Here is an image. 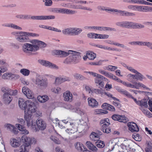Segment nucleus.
I'll return each instance as SVG.
<instances>
[{"mask_svg": "<svg viewBox=\"0 0 152 152\" xmlns=\"http://www.w3.org/2000/svg\"><path fill=\"white\" fill-rule=\"evenodd\" d=\"M35 102L36 103L37 101H35L34 102L31 100L25 101L23 98L19 99V105L21 109L25 110L24 119L28 126L30 125V122L32 119V113L36 111L37 107Z\"/></svg>", "mask_w": 152, "mask_h": 152, "instance_id": "1", "label": "nucleus"}, {"mask_svg": "<svg viewBox=\"0 0 152 152\" xmlns=\"http://www.w3.org/2000/svg\"><path fill=\"white\" fill-rule=\"evenodd\" d=\"M21 140L23 142V144L21 145L19 152H28L27 148L31 146V144H35L36 141L34 138H30L27 137L26 135H23L21 137Z\"/></svg>", "mask_w": 152, "mask_h": 152, "instance_id": "2", "label": "nucleus"}, {"mask_svg": "<svg viewBox=\"0 0 152 152\" xmlns=\"http://www.w3.org/2000/svg\"><path fill=\"white\" fill-rule=\"evenodd\" d=\"M72 55L67 57L63 62L66 64H75L79 62L81 59V53L79 52L74 51L71 53Z\"/></svg>", "mask_w": 152, "mask_h": 152, "instance_id": "3", "label": "nucleus"}, {"mask_svg": "<svg viewBox=\"0 0 152 152\" xmlns=\"http://www.w3.org/2000/svg\"><path fill=\"white\" fill-rule=\"evenodd\" d=\"M31 127L36 132L39 131V130H44L46 128V124L45 121L41 119H38L36 122L35 120H32Z\"/></svg>", "mask_w": 152, "mask_h": 152, "instance_id": "4", "label": "nucleus"}, {"mask_svg": "<svg viewBox=\"0 0 152 152\" xmlns=\"http://www.w3.org/2000/svg\"><path fill=\"white\" fill-rule=\"evenodd\" d=\"M14 34H16L15 38L16 40L20 43H24L30 42L27 32L25 31H20L19 32H14Z\"/></svg>", "mask_w": 152, "mask_h": 152, "instance_id": "5", "label": "nucleus"}, {"mask_svg": "<svg viewBox=\"0 0 152 152\" xmlns=\"http://www.w3.org/2000/svg\"><path fill=\"white\" fill-rule=\"evenodd\" d=\"M39 49L38 45L28 43H25L22 47L23 51L26 53L31 54L32 52L36 51Z\"/></svg>", "mask_w": 152, "mask_h": 152, "instance_id": "6", "label": "nucleus"}, {"mask_svg": "<svg viewBox=\"0 0 152 152\" xmlns=\"http://www.w3.org/2000/svg\"><path fill=\"white\" fill-rule=\"evenodd\" d=\"M35 84L37 85L38 87L41 88H46L48 86V82L47 79H40L38 77L36 79Z\"/></svg>", "mask_w": 152, "mask_h": 152, "instance_id": "7", "label": "nucleus"}, {"mask_svg": "<svg viewBox=\"0 0 152 152\" xmlns=\"http://www.w3.org/2000/svg\"><path fill=\"white\" fill-rule=\"evenodd\" d=\"M38 61L39 63L46 67L56 69H58V66L49 61L41 59L38 60Z\"/></svg>", "mask_w": 152, "mask_h": 152, "instance_id": "8", "label": "nucleus"}, {"mask_svg": "<svg viewBox=\"0 0 152 152\" xmlns=\"http://www.w3.org/2000/svg\"><path fill=\"white\" fill-rule=\"evenodd\" d=\"M132 22L125 21L117 22L115 25L123 28H132Z\"/></svg>", "mask_w": 152, "mask_h": 152, "instance_id": "9", "label": "nucleus"}, {"mask_svg": "<svg viewBox=\"0 0 152 152\" xmlns=\"http://www.w3.org/2000/svg\"><path fill=\"white\" fill-rule=\"evenodd\" d=\"M129 129L131 132H138L139 130V128L137 125L133 122H129L127 124Z\"/></svg>", "mask_w": 152, "mask_h": 152, "instance_id": "10", "label": "nucleus"}, {"mask_svg": "<svg viewBox=\"0 0 152 152\" xmlns=\"http://www.w3.org/2000/svg\"><path fill=\"white\" fill-rule=\"evenodd\" d=\"M53 52L55 54L58 55L61 57H65L72 52L73 50H69L68 52H66L61 50H55Z\"/></svg>", "mask_w": 152, "mask_h": 152, "instance_id": "11", "label": "nucleus"}, {"mask_svg": "<svg viewBox=\"0 0 152 152\" xmlns=\"http://www.w3.org/2000/svg\"><path fill=\"white\" fill-rule=\"evenodd\" d=\"M77 131V124L75 123H71L69 128L67 129L66 131L69 134L74 133Z\"/></svg>", "mask_w": 152, "mask_h": 152, "instance_id": "12", "label": "nucleus"}, {"mask_svg": "<svg viewBox=\"0 0 152 152\" xmlns=\"http://www.w3.org/2000/svg\"><path fill=\"white\" fill-rule=\"evenodd\" d=\"M21 139L20 138L18 140L15 138H12L10 139V143L13 147L17 148L19 147L21 145Z\"/></svg>", "mask_w": 152, "mask_h": 152, "instance_id": "13", "label": "nucleus"}, {"mask_svg": "<svg viewBox=\"0 0 152 152\" xmlns=\"http://www.w3.org/2000/svg\"><path fill=\"white\" fill-rule=\"evenodd\" d=\"M112 118L114 121H118L120 122L125 123L126 118L124 115H121L118 114H115L112 116Z\"/></svg>", "mask_w": 152, "mask_h": 152, "instance_id": "14", "label": "nucleus"}, {"mask_svg": "<svg viewBox=\"0 0 152 152\" xmlns=\"http://www.w3.org/2000/svg\"><path fill=\"white\" fill-rule=\"evenodd\" d=\"M30 42L36 45H38L39 48V47L40 48H45L47 46L46 44L44 42L37 39L32 40Z\"/></svg>", "mask_w": 152, "mask_h": 152, "instance_id": "15", "label": "nucleus"}, {"mask_svg": "<svg viewBox=\"0 0 152 152\" xmlns=\"http://www.w3.org/2000/svg\"><path fill=\"white\" fill-rule=\"evenodd\" d=\"M100 75L96 77L95 79V81L96 84V86H98V88L102 89L104 85V82L100 80Z\"/></svg>", "mask_w": 152, "mask_h": 152, "instance_id": "16", "label": "nucleus"}, {"mask_svg": "<svg viewBox=\"0 0 152 152\" xmlns=\"http://www.w3.org/2000/svg\"><path fill=\"white\" fill-rule=\"evenodd\" d=\"M3 100L5 104H9L12 99V97L7 93H5L3 95Z\"/></svg>", "mask_w": 152, "mask_h": 152, "instance_id": "17", "label": "nucleus"}, {"mask_svg": "<svg viewBox=\"0 0 152 152\" xmlns=\"http://www.w3.org/2000/svg\"><path fill=\"white\" fill-rule=\"evenodd\" d=\"M88 100L89 105L93 107H97L98 104V102L94 98H88Z\"/></svg>", "mask_w": 152, "mask_h": 152, "instance_id": "18", "label": "nucleus"}, {"mask_svg": "<svg viewBox=\"0 0 152 152\" xmlns=\"http://www.w3.org/2000/svg\"><path fill=\"white\" fill-rule=\"evenodd\" d=\"M71 34L72 35H77L82 31L81 28H71Z\"/></svg>", "mask_w": 152, "mask_h": 152, "instance_id": "19", "label": "nucleus"}, {"mask_svg": "<svg viewBox=\"0 0 152 152\" xmlns=\"http://www.w3.org/2000/svg\"><path fill=\"white\" fill-rule=\"evenodd\" d=\"M64 100L65 101H68L70 99L71 101L73 99V97L72 94L69 91H67L64 94Z\"/></svg>", "mask_w": 152, "mask_h": 152, "instance_id": "20", "label": "nucleus"}, {"mask_svg": "<svg viewBox=\"0 0 152 152\" xmlns=\"http://www.w3.org/2000/svg\"><path fill=\"white\" fill-rule=\"evenodd\" d=\"M75 148L77 151L80 152H83V150L82 148H83L84 149H86V147L84 146L81 143L79 142H77L76 143H75Z\"/></svg>", "mask_w": 152, "mask_h": 152, "instance_id": "21", "label": "nucleus"}, {"mask_svg": "<svg viewBox=\"0 0 152 152\" xmlns=\"http://www.w3.org/2000/svg\"><path fill=\"white\" fill-rule=\"evenodd\" d=\"M37 99L39 102L41 103H44L48 99V97L46 95H44L42 96H39L37 97Z\"/></svg>", "mask_w": 152, "mask_h": 152, "instance_id": "22", "label": "nucleus"}, {"mask_svg": "<svg viewBox=\"0 0 152 152\" xmlns=\"http://www.w3.org/2000/svg\"><path fill=\"white\" fill-rule=\"evenodd\" d=\"M108 126H107L106 124H103L102 126V130L103 132L108 134L111 132V129L110 128H108Z\"/></svg>", "mask_w": 152, "mask_h": 152, "instance_id": "23", "label": "nucleus"}, {"mask_svg": "<svg viewBox=\"0 0 152 152\" xmlns=\"http://www.w3.org/2000/svg\"><path fill=\"white\" fill-rule=\"evenodd\" d=\"M100 136H98L96 132H92L90 135V138L91 140L94 141L97 140V139H100Z\"/></svg>", "mask_w": 152, "mask_h": 152, "instance_id": "24", "label": "nucleus"}, {"mask_svg": "<svg viewBox=\"0 0 152 152\" xmlns=\"http://www.w3.org/2000/svg\"><path fill=\"white\" fill-rule=\"evenodd\" d=\"M138 105L141 107H144L147 108L148 107L147 100L146 99H143L140 101Z\"/></svg>", "mask_w": 152, "mask_h": 152, "instance_id": "25", "label": "nucleus"}, {"mask_svg": "<svg viewBox=\"0 0 152 152\" xmlns=\"http://www.w3.org/2000/svg\"><path fill=\"white\" fill-rule=\"evenodd\" d=\"M87 55L88 56V58L91 60H94L96 56V53L90 51L87 52Z\"/></svg>", "mask_w": 152, "mask_h": 152, "instance_id": "26", "label": "nucleus"}, {"mask_svg": "<svg viewBox=\"0 0 152 152\" xmlns=\"http://www.w3.org/2000/svg\"><path fill=\"white\" fill-rule=\"evenodd\" d=\"M145 26L141 24L133 22L132 28L135 29H140L144 28Z\"/></svg>", "mask_w": 152, "mask_h": 152, "instance_id": "27", "label": "nucleus"}, {"mask_svg": "<svg viewBox=\"0 0 152 152\" xmlns=\"http://www.w3.org/2000/svg\"><path fill=\"white\" fill-rule=\"evenodd\" d=\"M31 18L35 20H46V15L33 16L31 17Z\"/></svg>", "mask_w": 152, "mask_h": 152, "instance_id": "28", "label": "nucleus"}, {"mask_svg": "<svg viewBox=\"0 0 152 152\" xmlns=\"http://www.w3.org/2000/svg\"><path fill=\"white\" fill-rule=\"evenodd\" d=\"M95 143L96 146L99 148H102L105 146L104 142L101 140H98Z\"/></svg>", "mask_w": 152, "mask_h": 152, "instance_id": "29", "label": "nucleus"}, {"mask_svg": "<svg viewBox=\"0 0 152 152\" xmlns=\"http://www.w3.org/2000/svg\"><path fill=\"white\" fill-rule=\"evenodd\" d=\"M132 137L136 141H140L141 140V136L137 133H133Z\"/></svg>", "mask_w": 152, "mask_h": 152, "instance_id": "30", "label": "nucleus"}, {"mask_svg": "<svg viewBox=\"0 0 152 152\" xmlns=\"http://www.w3.org/2000/svg\"><path fill=\"white\" fill-rule=\"evenodd\" d=\"M74 77L77 80H84L86 79V78L81 75L75 73L74 75Z\"/></svg>", "mask_w": 152, "mask_h": 152, "instance_id": "31", "label": "nucleus"}, {"mask_svg": "<svg viewBox=\"0 0 152 152\" xmlns=\"http://www.w3.org/2000/svg\"><path fill=\"white\" fill-rule=\"evenodd\" d=\"M115 89L118 91V92H120L121 94H123L126 96L128 94V92L126 90H124V89L121 88L119 86H116L115 87Z\"/></svg>", "mask_w": 152, "mask_h": 152, "instance_id": "32", "label": "nucleus"}, {"mask_svg": "<svg viewBox=\"0 0 152 152\" xmlns=\"http://www.w3.org/2000/svg\"><path fill=\"white\" fill-rule=\"evenodd\" d=\"M131 144H129L128 142H124V143L121 144L120 145L121 148L124 149H126L129 150V146Z\"/></svg>", "mask_w": 152, "mask_h": 152, "instance_id": "33", "label": "nucleus"}, {"mask_svg": "<svg viewBox=\"0 0 152 152\" xmlns=\"http://www.w3.org/2000/svg\"><path fill=\"white\" fill-rule=\"evenodd\" d=\"M20 72L23 75L25 76H28L30 73V71L26 69H21L20 71Z\"/></svg>", "mask_w": 152, "mask_h": 152, "instance_id": "34", "label": "nucleus"}, {"mask_svg": "<svg viewBox=\"0 0 152 152\" xmlns=\"http://www.w3.org/2000/svg\"><path fill=\"white\" fill-rule=\"evenodd\" d=\"M107 7H104L101 5H99L97 7V9L100 10L106 11H111L112 9H107Z\"/></svg>", "mask_w": 152, "mask_h": 152, "instance_id": "35", "label": "nucleus"}, {"mask_svg": "<svg viewBox=\"0 0 152 152\" xmlns=\"http://www.w3.org/2000/svg\"><path fill=\"white\" fill-rule=\"evenodd\" d=\"M71 28L65 29L62 30L63 33L65 35H70L71 34Z\"/></svg>", "mask_w": 152, "mask_h": 152, "instance_id": "36", "label": "nucleus"}, {"mask_svg": "<svg viewBox=\"0 0 152 152\" xmlns=\"http://www.w3.org/2000/svg\"><path fill=\"white\" fill-rule=\"evenodd\" d=\"M137 74L138 80L140 81H142L143 79H145V78L140 72H138L137 71L135 72L134 73Z\"/></svg>", "mask_w": 152, "mask_h": 152, "instance_id": "37", "label": "nucleus"}, {"mask_svg": "<svg viewBox=\"0 0 152 152\" xmlns=\"http://www.w3.org/2000/svg\"><path fill=\"white\" fill-rule=\"evenodd\" d=\"M111 12H118L119 13L120 15L122 16H124V14L125 11H122L120 10H118L116 9H111Z\"/></svg>", "mask_w": 152, "mask_h": 152, "instance_id": "38", "label": "nucleus"}, {"mask_svg": "<svg viewBox=\"0 0 152 152\" xmlns=\"http://www.w3.org/2000/svg\"><path fill=\"white\" fill-rule=\"evenodd\" d=\"M17 93L18 91L16 90H13L9 89L8 93L7 94L11 96L12 95L15 96L17 94Z\"/></svg>", "mask_w": 152, "mask_h": 152, "instance_id": "39", "label": "nucleus"}, {"mask_svg": "<svg viewBox=\"0 0 152 152\" xmlns=\"http://www.w3.org/2000/svg\"><path fill=\"white\" fill-rule=\"evenodd\" d=\"M42 1L45 2L44 5L46 6H51L52 4V1L51 0H42Z\"/></svg>", "mask_w": 152, "mask_h": 152, "instance_id": "40", "label": "nucleus"}, {"mask_svg": "<svg viewBox=\"0 0 152 152\" xmlns=\"http://www.w3.org/2000/svg\"><path fill=\"white\" fill-rule=\"evenodd\" d=\"M126 96L128 97L129 98H131L132 99H133L134 102L137 105H138L139 104L140 100L137 101V99L133 97V96L129 93H128V94H127Z\"/></svg>", "mask_w": 152, "mask_h": 152, "instance_id": "41", "label": "nucleus"}, {"mask_svg": "<svg viewBox=\"0 0 152 152\" xmlns=\"http://www.w3.org/2000/svg\"><path fill=\"white\" fill-rule=\"evenodd\" d=\"M26 96L29 99H32L34 98V95L31 91L30 90V91L27 93V94H26Z\"/></svg>", "mask_w": 152, "mask_h": 152, "instance_id": "42", "label": "nucleus"}, {"mask_svg": "<svg viewBox=\"0 0 152 152\" xmlns=\"http://www.w3.org/2000/svg\"><path fill=\"white\" fill-rule=\"evenodd\" d=\"M115 45H117L118 46L121 47L123 48H124L130 51L131 50V49L130 48L125 46L124 45L122 44H121L118 43H116Z\"/></svg>", "mask_w": 152, "mask_h": 152, "instance_id": "43", "label": "nucleus"}, {"mask_svg": "<svg viewBox=\"0 0 152 152\" xmlns=\"http://www.w3.org/2000/svg\"><path fill=\"white\" fill-rule=\"evenodd\" d=\"M30 89L26 86H24L22 89V91L23 93L26 95L27 94V93L30 91Z\"/></svg>", "mask_w": 152, "mask_h": 152, "instance_id": "44", "label": "nucleus"}, {"mask_svg": "<svg viewBox=\"0 0 152 152\" xmlns=\"http://www.w3.org/2000/svg\"><path fill=\"white\" fill-rule=\"evenodd\" d=\"M104 61L103 60H100L98 62H91L90 63V64L91 65H100L102 64V62Z\"/></svg>", "mask_w": 152, "mask_h": 152, "instance_id": "45", "label": "nucleus"}, {"mask_svg": "<svg viewBox=\"0 0 152 152\" xmlns=\"http://www.w3.org/2000/svg\"><path fill=\"white\" fill-rule=\"evenodd\" d=\"M142 12H147L148 11H149L150 10H151V7L148 6H142Z\"/></svg>", "mask_w": 152, "mask_h": 152, "instance_id": "46", "label": "nucleus"}, {"mask_svg": "<svg viewBox=\"0 0 152 152\" xmlns=\"http://www.w3.org/2000/svg\"><path fill=\"white\" fill-rule=\"evenodd\" d=\"M11 28L16 29H18L20 30H22V28L21 27L12 23H11Z\"/></svg>", "mask_w": 152, "mask_h": 152, "instance_id": "47", "label": "nucleus"}, {"mask_svg": "<svg viewBox=\"0 0 152 152\" xmlns=\"http://www.w3.org/2000/svg\"><path fill=\"white\" fill-rule=\"evenodd\" d=\"M129 146V150L131 152H137L136 151V149H135V148L132 144H131Z\"/></svg>", "mask_w": 152, "mask_h": 152, "instance_id": "48", "label": "nucleus"}, {"mask_svg": "<svg viewBox=\"0 0 152 152\" xmlns=\"http://www.w3.org/2000/svg\"><path fill=\"white\" fill-rule=\"evenodd\" d=\"M124 16H132L135 15V14L132 12H129L127 11H125Z\"/></svg>", "mask_w": 152, "mask_h": 152, "instance_id": "49", "label": "nucleus"}, {"mask_svg": "<svg viewBox=\"0 0 152 152\" xmlns=\"http://www.w3.org/2000/svg\"><path fill=\"white\" fill-rule=\"evenodd\" d=\"M56 16L53 15H46V20H54Z\"/></svg>", "mask_w": 152, "mask_h": 152, "instance_id": "50", "label": "nucleus"}, {"mask_svg": "<svg viewBox=\"0 0 152 152\" xmlns=\"http://www.w3.org/2000/svg\"><path fill=\"white\" fill-rule=\"evenodd\" d=\"M59 8H54L50 9V11L51 12L54 13H59Z\"/></svg>", "mask_w": 152, "mask_h": 152, "instance_id": "51", "label": "nucleus"}, {"mask_svg": "<svg viewBox=\"0 0 152 152\" xmlns=\"http://www.w3.org/2000/svg\"><path fill=\"white\" fill-rule=\"evenodd\" d=\"M67 9L59 8V13L67 14Z\"/></svg>", "mask_w": 152, "mask_h": 152, "instance_id": "52", "label": "nucleus"}, {"mask_svg": "<svg viewBox=\"0 0 152 152\" xmlns=\"http://www.w3.org/2000/svg\"><path fill=\"white\" fill-rule=\"evenodd\" d=\"M84 72L86 73H88L90 74V75H92L94 77H96L99 75L98 74H97L95 72H92L85 71Z\"/></svg>", "mask_w": 152, "mask_h": 152, "instance_id": "53", "label": "nucleus"}, {"mask_svg": "<svg viewBox=\"0 0 152 152\" xmlns=\"http://www.w3.org/2000/svg\"><path fill=\"white\" fill-rule=\"evenodd\" d=\"M99 36L100 39H107L109 37V35L107 34H100Z\"/></svg>", "mask_w": 152, "mask_h": 152, "instance_id": "54", "label": "nucleus"}, {"mask_svg": "<svg viewBox=\"0 0 152 152\" xmlns=\"http://www.w3.org/2000/svg\"><path fill=\"white\" fill-rule=\"evenodd\" d=\"M16 126L20 131H23V130L24 126L23 125L19 124H16Z\"/></svg>", "mask_w": 152, "mask_h": 152, "instance_id": "55", "label": "nucleus"}, {"mask_svg": "<svg viewBox=\"0 0 152 152\" xmlns=\"http://www.w3.org/2000/svg\"><path fill=\"white\" fill-rule=\"evenodd\" d=\"M134 3H137L140 4H145V1L144 0H134Z\"/></svg>", "mask_w": 152, "mask_h": 152, "instance_id": "56", "label": "nucleus"}, {"mask_svg": "<svg viewBox=\"0 0 152 152\" xmlns=\"http://www.w3.org/2000/svg\"><path fill=\"white\" fill-rule=\"evenodd\" d=\"M9 88H6L5 87H3L1 89L2 92L5 93H8Z\"/></svg>", "mask_w": 152, "mask_h": 152, "instance_id": "57", "label": "nucleus"}, {"mask_svg": "<svg viewBox=\"0 0 152 152\" xmlns=\"http://www.w3.org/2000/svg\"><path fill=\"white\" fill-rule=\"evenodd\" d=\"M27 34L29 37L30 36L32 37H38L39 36V34H38L34 33H30L27 32Z\"/></svg>", "mask_w": 152, "mask_h": 152, "instance_id": "58", "label": "nucleus"}, {"mask_svg": "<svg viewBox=\"0 0 152 152\" xmlns=\"http://www.w3.org/2000/svg\"><path fill=\"white\" fill-rule=\"evenodd\" d=\"M6 127L7 129H9L10 131H11L12 129L13 128L14 126L10 124H7Z\"/></svg>", "mask_w": 152, "mask_h": 152, "instance_id": "59", "label": "nucleus"}, {"mask_svg": "<svg viewBox=\"0 0 152 152\" xmlns=\"http://www.w3.org/2000/svg\"><path fill=\"white\" fill-rule=\"evenodd\" d=\"M109 105V104L105 103H103L102 105V108L103 109H104L105 110H108V106Z\"/></svg>", "mask_w": 152, "mask_h": 152, "instance_id": "60", "label": "nucleus"}, {"mask_svg": "<svg viewBox=\"0 0 152 152\" xmlns=\"http://www.w3.org/2000/svg\"><path fill=\"white\" fill-rule=\"evenodd\" d=\"M143 46H147L150 48L152 46V43L149 42H144Z\"/></svg>", "mask_w": 152, "mask_h": 152, "instance_id": "61", "label": "nucleus"}, {"mask_svg": "<svg viewBox=\"0 0 152 152\" xmlns=\"http://www.w3.org/2000/svg\"><path fill=\"white\" fill-rule=\"evenodd\" d=\"M77 12V11L74 10H69L67 9V14H75Z\"/></svg>", "mask_w": 152, "mask_h": 152, "instance_id": "62", "label": "nucleus"}, {"mask_svg": "<svg viewBox=\"0 0 152 152\" xmlns=\"http://www.w3.org/2000/svg\"><path fill=\"white\" fill-rule=\"evenodd\" d=\"M86 145L88 147V148L89 149H91V147L92 146L93 144H92L90 142V141H87L86 142Z\"/></svg>", "mask_w": 152, "mask_h": 152, "instance_id": "63", "label": "nucleus"}, {"mask_svg": "<svg viewBox=\"0 0 152 152\" xmlns=\"http://www.w3.org/2000/svg\"><path fill=\"white\" fill-rule=\"evenodd\" d=\"M0 70L2 72L4 73L7 70V68L6 67L2 66L0 67Z\"/></svg>", "mask_w": 152, "mask_h": 152, "instance_id": "64", "label": "nucleus"}]
</instances>
